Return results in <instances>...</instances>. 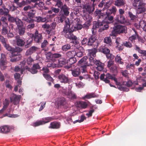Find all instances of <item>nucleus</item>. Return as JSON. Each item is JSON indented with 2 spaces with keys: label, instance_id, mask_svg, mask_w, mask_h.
Here are the masks:
<instances>
[{
  "label": "nucleus",
  "instance_id": "obj_1",
  "mask_svg": "<svg viewBox=\"0 0 146 146\" xmlns=\"http://www.w3.org/2000/svg\"><path fill=\"white\" fill-rule=\"evenodd\" d=\"M82 9L83 18L87 21H90V18L89 14L92 13L95 9L94 7L89 5H85L83 6Z\"/></svg>",
  "mask_w": 146,
  "mask_h": 146
},
{
  "label": "nucleus",
  "instance_id": "obj_2",
  "mask_svg": "<svg viewBox=\"0 0 146 146\" xmlns=\"http://www.w3.org/2000/svg\"><path fill=\"white\" fill-rule=\"evenodd\" d=\"M117 24V23H114V27L113 28V30L112 31L111 33L110 34L111 36H115L117 34L125 32L126 27L125 26L118 25Z\"/></svg>",
  "mask_w": 146,
  "mask_h": 146
},
{
  "label": "nucleus",
  "instance_id": "obj_3",
  "mask_svg": "<svg viewBox=\"0 0 146 146\" xmlns=\"http://www.w3.org/2000/svg\"><path fill=\"white\" fill-rule=\"evenodd\" d=\"M145 4L140 1H135L133 3V6L137 9V13L138 14L142 13L145 11L146 9L144 7Z\"/></svg>",
  "mask_w": 146,
  "mask_h": 146
},
{
  "label": "nucleus",
  "instance_id": "obj_4",
  "mask_svg": "<svg viewBox=\"0 0 146 146\" xmlns=\"http://www.w3.org/2000/svg\"><path fill=\"white\" fill-rule=\"evenodd\" d=\"M99 44L98 41L93 36H92L89 38L88 42V44L89 46H92L93 47H94L91 55H92L94 56H96V53L97 52L96 48L98 47Z\"/></svg>",
  "mask_w": 146,
  "mask_h": 146
},
{
  "label": "nucleus",
  "instance_id": "obj_5",
  "mask_svg": "<svg viewBox=\"0 0 146 146\" xmlns=\"http://www.w3.org/2000/svg\"><path fill=\"white\" fill-rule=\"evenodd\" d=\"M60 13L66 17L68 16L69 14V8L67 5L64 4L61 8Z\"/></svg>",
  "mask_w": 146,
  "mask_h": 146
},
{
  "label": "nucleus",
  "instance_id": "obj_6",
  "mask_svg": "<svg viewBox=\"0 0 146 146\" xmlns=\"http://www.w3.org/2000/svg\"><path fill=\"white\" fill-rule=\"evenodd\" d=\"M112 76L109 73H107L106 75L104 74H102L100 76V78L101 80H103L105 83H109L110 81L109 79H111Z\"/></svg>",
  "mask_w": 146,
  "mask_h": 146
},
{
  "label": "nucleus",
  "instance_id": "obj_7",
  "mask_svg": "<svg viewBox=\"0 0 146 146\" xmlns=\"http://www.w3.org/2000/svg\"><path fill=\"white\" fill-rule=\"evenodd\" d=\"M87 61V57L85 56L78 61V63L81 67L86 68L87 66H89L90 64Z\"/></svg>",
  "mask_w": 146,
  "mask_h": 146
},
{
  "label": "nucleus",
  "instance_id": "obj_8",
  "mask_svg": "<svg viewBox=\"0 0 146 146\" xmlns=\"http://www.w3.org/2000/svg\"><path fill=\"white\" fill-rule=\"evenodd\" d=\"M10 99L11 102H13L14 104L17 105L19 103L20 98L18 96L14 94H12L10 96Z\"/></svg>",
  "mask_w": 146,
  "mask_h": 146
},
{
  "label": "nucleus",
  "instance_id": "obj_9",
  "mask_svg": "<svg viewBox=\"0 0 146 146\" xmlns=\"http://www.w3.org/2000/svg\"><path fill=\"white\" fill-rule=\"evenodd\" d=\"M13 128L12 127L8 125H4L0 127V132L3 133H6L10 131Z\"/></svg>",
  "mask_w": 146,
  "mask_h": 146
},
{
  "label": "nucleus",
  "instance_id": "obj_10",
  "mask_svg": "<svg viewBox=\"0 0 146 146\" xmlns=\"http://www.w3.org/2000/svg\"><path fill=\"white\" fill-rule=\"evenodd\" d=\"M117 23L123 24L126 22V19L124 16L121 15L117 16L115 19Z\"/></svg>",
  "mask_w": 146,
  "mask_h": 146
},
{
  "label": "nucleus",
  "instance_id": "obj_11",
  "mask_svg": "<svg viewBox=\"0 0 146 146\" xmlns=\"http://www.w3.org/2000/svg\"><path fill=\"white\" fill-rule=\"evenodd\" d=\"M64 93L70 98L74 99L76 98V95L72 92L71 90L69 89L68 91H66Z\"/></svg>",
  "mask_w": 146,
  "mask_h": 146
},
{
  "label": "nucleus",
  "instance_id": "obj_12",
  "mask_svg": "<svg viewBox=\"0 0 146 146\" xmlns=\"http://www.w3.org/2000/svg\"><path fill=\"white\" fill-rule=\"evenodd\" d=\"M66 104V100L64 98L61 97L58 98L57 102V106L58 108L63 107Z\"/></svg>",
  "mask_w": 146,
  "mask_h": 146
},
{
  "label": "nucleus",
  "instance_id": "obj_13",
  "mask_svg": "<svg viewBox=\"0 0 146 146\" xmlns=\"http://www.w3.org/2000/svg\"><path fill=\"white\" fill-rule=\"evenodd\" d=\"M58 78L60 81L62 83H67L68 81V77L63 74H61L58 76Z\"/></svg>",
  "mask_w": 146,
  "mask_h": 146
},
{
  "label": "nucleus",
  "instance_id": "obj_14",
  "mask_svg": "<svg viewBox=\"0 0 146 146\" xmlns=\"http://www.w3.org/2000/svg\"><path fill=\"white\" fill-rule=\"evenodd\" d=\"M60 122L54 121L51 123L49 128L53 129H57L60 128Z\"/></svg>",
  "mask_w": 146,
  "mask_h": 146
},
{
  "label": "nucleus",
  "instance_id": "obj_15",
  "mask_svg": "<svg viewBox=\"0 0 146 146\" xmlns=\"http://www.w3.org/2000/svg\"><path fill=\"white\" fill-rule=\"evenodd\" d=\"M3 8H0V15L7 16L9 13L8 9L5 7L4 5L2 6Z\"/></svg>",
  "mask_w": 146,
  "mask_h": 146
},
{
  "label": "nucleus",
  "instance_id": "obj_16",
  "mask_svg": "<svg viewBox=\"0 0 146 146\" xmlns=\"http://www.w3.org/2000/svg\"><path fill=\"white\" fill-rule=\"evenodd\" d=\"M16 44L18 46H22L24 45L25 42L20 38V36L19 35L17 36H16Z\"/></svg>",
  "mask_w": 146,
  "mask_h": 146
},
{
  "label": "nucleus",
  "instance_id": "obj_17",
  "mask_svg": "<svg viewBox=\"0 0 146 146\" xmlns=\"http://www.w3.org/2000/svg\"><path fill=\"white\" fill-rule=\"evenodd\" d=\"M40 68V66L38 64H34L32 68L30 70V72L33 74H36L38 72L37 70Z\"/></svg>",
  "mask_w": 146,
  "mask_h": 146
},
{
  "label": "nucleus",
  "instance_id": "obj_18",
  "mask_svg": "<svg viewBox=\"0 0 146 146\" xmlns=\"http://www.w3.org/2000/svg\"><path fill=\"white\" fill-rule=\"evenodd\" d=\"M136 50L140 54H141V56H142L143 59H146V51L141 50L140 48L135 46Z\"/></svg>",
  "mask_w": 146,
  "mask_h": 146
},
{
  "label": "nucleus",
  "instance_id": "obj_19",
  "mask_svg": "<svg viewBox=\"0 0 146 146\" xmlns=\"http://www.w3.org/2000/svg\"><path fill=\"white\" fill-rule=\"evenodd\" d=\"M113 19V16L107 14L106 16L105 17L104 21L107 24L111 23L112 22Z\"/></svg>",
  "mask_w": 146,
  "mask_h": 146
},
{
  "label": "nucleus",
  "instance_id": "obj_20",
  "mask_svg": "<svg viewBox=\"0 0 146 146\" xmlns=\"http://www.w3.org/2000/svg\"><path fill=\"white\" fill-rule=\"evenodd\" d=\"M38 48L35 46H33L31 47L29 50H28L26 53V55L28 56L31 55L34 52L37 50Z\"/></svg>",
  "mask_w": 146,
  "mask_h": 146
},
{
  "label": "nucleus",
  "instance_id": "obj_21",
  "mask_svg": "<svg viewBox=\"0 0 146 146\" xmlns=\"http://www.w3.org/2000/svg\"><path fill=\"white\" fill-rule=\"evenodd\" d=\"M22 50L21 48L17 47L15 48H12L11 51L12 54L14 56H17Z\"/></svg>",
  "mask_w": 146,
  "mask_h": 146
},
{
  "label": "nucleus",
  "instance_id": "obj_22",
  "mask_svg": "<svg viewBox=\"0 0 146 146\" xmlns=\"http://www.w3.org/2000/svg\"><path fill=\"white\" fill-rule=\"evenodd\" d=\"M66 121H65V123L66 124H68L71 125L72 123H73L75 124L77 122L81 123L84 121V119H79L76 120L74 121H73L72 119H66Z\"/></svg>",
  "mask_w": 146,
  "mask_h": 146
},
{
  "label": "nucleus",
  "instance_id": "obj_23",
  "mask_svg": "<svg viewBox=\"0 0 146 146\" xmlns=\"http://www.w3.org/2000/svg\"><path fill=\"white\" fill-rule=\"evenodd\" d=\"M76 105V106L82 108H86L87 104L86 103L84 102H77Z\"/></svg>",
  "mask_w": 146,
  "mask_h": 146
},
{
  "label": "nucleus",
  "instance_id": "obj_24",
  "mask_svg": "<svg viewBox=\"0 0 146 146\" xmlns=\"http://www.w3.org/2000/svg\"><path fill=\"white\" fill-rule=\"evenodd\" d=\"M66 63H67V61L65 59L63 58H60L58 60V67L63 66Z\"/></svg>",
  "mask_w": 146,
  "mask_h": 146
},
{
  "label": "nucleus",
  "instance_id": "obj_25",
  "mask_svg": "<svg viewBox=\"0 0 146 146\" xmlns=\"http://www.w3.org/2000/svg\"><path fill=\"white\" fill-rule=\"evenodd\" d=\"M80 73V70L79 68H77L72 70V74L74 77L78 76Z\"/></svg>",
  "mask_w": 146,
  "mask_h": 146
},
{
  "label": "nucleus",
  "instance_id": "obj_26",
  "mask_svg": "<svg viewBox=\"0 0 146 146\" xmlns=\"http://www.w3.org/2000/svg\"><path fill=\"white\" fill-rule=\"evenodd\" d=\"M15 22L17 25V28L24 27L23 22L18 18H17Z\"/></svg>",
  "mask_w": 146,
  "mask_h": 146
},
{
  "label": "nucleus",
  "instance_id": "obj_27",
  "mask_svg": "<svg viewBox=\"0 0 146 146\" xmlns=\"http://www.w3.org/2000/svg\"><path fill=\"white\" fill-rule=\"evenodd\" d=\"M18 32L20 36H23L26 30L25 27L24 26L17 28Z\"/></svg>",
  "mask_w": 146,
  "mask_h": 146
},
{
  "label": "nucleus",
  "instance_id": "obj_28",
  "mask_svg": "<svg viewBox=\"0 0 146 146\" xmlns=\"http://www.w3.org/2000/svg\"><path fill=\"white\" fill-rule=\"evenodd\" d=\"M76 54V51L73 50L68 52L66 53V55L68 57L70 58L74 57L75 56Z\"/></svg>",
  "mask_w": 146,
  "mask_h": 146
},
{
  "label": "nucleus",
  "instance_id": "obj_29",
  "mask_svg": "<svg viewBox=\"0 0 146 146\" xmlns=\"http://www.w3.org/2000/svg\"><path fill=\"white\" fill-rule=\"evenodd\" d=\"M34 39L35 41L37 43L40 42L42 39L41 35H35L34 36Z\"/></svg>",
  "mask_w": 146,
  "mask_h": 146
},
{
  "label": "nucleus",
  "instance_id": "obj_30",
  "mask_svg": "<svg viewBox=\"0 0 146 146\" xmlns=\"http://www.w3.org/2000/svg\"><path fill=\"white\" fill-rule=\"evenodd\" d=\"M70 26L69 24H67L64 27L62 33L64 34L69 32H72V30L70 28Z\"/></svg>",
  "mask_w": 146,
  "mask_h": 146
},
{
  "label": "nucleus",
  "instance_id": "obj_31",
  "mask_svg": "<svg viewBox=\"0 0 146 146\" xmlns=\"http://www.w3.org/2000/svg\"><path fill=\"white\" fill-rule=\"evenodd\" d=\"M9 104V101L7 99H5L3 102L4 106L2 109L0 111L1 112H2L7 107Z\"/></svg>",
  "mask_w": 146,
  "mask_h": 146
},
{
  "label": "nucleus",
  "instance_id": "obj_32",
  "mask_svg": "<svg viewBox=\"0 0 146 146\" xmlns=\"http://www.w3.org/2000/svg\"><path fill=\"white\" fill-rule=\"evenodd\" d=\"M49 121H36L35 123H33V125L35 127L37 126L41 125L44 124L48 122Z\"/></svg>",
  "mask_w": 146,
  "mask_h": 146
},
{
  "label": "nucleus",
  "instance_id": "obj_33",
  "mask_svg": "<svg viewBox=\"0 0 146 146\" xmlns=\"http://www.w3.org/2000/svg\"><path fill=\"white\" fill-rule=\"evenodd\" d=\"M104 42L107 44H109L110 46L112 44V40L110 37H106L104 38Z\"/></svg>",
  "mask_w": 146,
  "mask_h": 146
},
{
  "label": "nucleus",
  "instance_id": "obj_34",
  "mask_svg": "<svg viewBox=\"0 0 146 146\" xmlns=\"http://www.w3.org/2000/svg\"><path fill=\"white\" fill-rule=\"evenodd\" d=\"M125 1L123 0H117L115 1V5L118 6H122L124 5Z\"/></svg>",
  "mask_w": 146,
  "mask_h": 146
},
{
  "label": "nucleus",
  "instance_id": "obj_35",
  "mask_svg": "<svg viewBox=\"0 0 146 146\" xmlns=\"http://www.w3.org/2000/svg\"><path fill=\"white\" fill-rule=\"evenodd\" d=\"M76 62V58L74 57L70 58L67 61L68 65H72Z\"/></svg>",
  "mask_w": 146,
  "mask_h": 146
},
{
  "label": "nucleus",
  "instance_id": "obj_36",
  "mask_svg": "<svg viewBox=\"0 0 146 146\" xmlns=\"http://www.w3.org/2000/svg\"><path fill=\"white\" fill-rule=\"evenodd\" d=\"M25 61L23 60L22 62H21L20 64V68H21V73L23 74V72L25 70Z\"/></svg>",
  "mask_w": 146,
  "mask_h": 146
},
{
  "label": "nucleus",
  "instance_id": "obj_37",
  "mask_svg": "<svg viewBox=\"0 0 146 146\" xmlns=\"http://www.w3.org/2000/svg\"><path fill=\"white\" fill-rule=\"evenodd\" d=\"M43 75L44 77L47 80L52 82L54 80L49 75L47 74H45V73H43Z\"/></svg>",
  "mask_w": 146,
  "mask_h": 146
},
{
  "label": "nucleus",
  "instance_id": "obj_38",
  "mask_svg": "<svg viewBox=\"0 0 146 146\" xmlns=\"http://www.w3.org/2000/svg\"><path fill=\"white\" fill-rule=\"evenodd\" d=\"M121 57L118 55H117L115 58V61L116 62L119 63L120 64H123L124 63L121 61Z\"/></svg>",
  "mask_w": 146,
  "mask_h": 146
},
{
  "label": "nucleus",
  "instance_id": "obj_39",
  "mask_svg": "<svg viewBox=\"0 0 146 146\" xmlns=\"http://www.w3.org/2000/svg\"><path fill=\"white\" fill-rule=\"evenodd\" d=\"M8 16V20L9 22L13 23L14 22H15L17 18H15L14 17H12L11 15L9 14L7 15Z\"/></svg>",
  "mask_w": 146,
  "mask_h": 146
},
{
  "label": "nucleus",
  "instance_id": "obj_40",
  "mask_svg": "<svg viewBox=\"0 0 146 146\" xmlns=\"http://www.w3.org/2000/svg\"><path fill=\"white\" fill-rule=\"evenodd\" d=\"M100 51L106 54H108L110 52V50L109 49L107 48H104L100 49Z\"/></svg>",
  "mask_w": 146,
  "mask_h": 146
},
{
  "label": "nucleus",
  "instance_id": "obj_41",
  "mask_svg": "<svg viewBox=\"0 0 146 146\" xmlns=\"http://www.w3.org/2000/svg\"><path fill=\"white\" fill-rule=\"evenodd\" d=\"M37 5L40 7H42L44 5V3L41 1L40 2L38 3L36 2L35 3L34 5L33 6L32 8H34L35 7H36Z\"/></svg>",
  "mask_w": 146,
  "mask_h": 146
},
{
  "label": "nucleus",
  "instance_id": "obj_42",
  "mask_svg": "<svg viewBox=\"0 0 146 146\" xmlns=\"http://www.w3.org/2000/svg\"><path fill=\"white\" fill-rule=\"evenodd\" d=\"M62 0H57L55 6H57L58 8H61L63 6Z\"/></svg>",
  "mask_w": 146,
  "mask_h": 146
},
{
  "label": "nucleus",
  "instance_id": "obj_43",
  "mask_svg": "<svg viewBox=\"0 0 146 146\" xmlns=\"http://www.w3.org/2000/svg\"><path fill=\"white\" fill-rule=\"evenodd\" d=\"M7 64V62H0V67L2 70H4L6 68Z\"/></svg>",
  "mask_w": 146,
  "mask_h": 146
},
{
  "label": "nucleus",
  "instance_id": "obj_44",
  "mask_svg": "<svg viewBox=\"0 0 146 146\" xmlns=\"http://www.w3.org/2000/svg\"><path fill=\"white\" fill-rule=\"evenodd\" d=\"M138 36L137 34L135 33L134 35H133L129 37V40L131 41L132 42H134V40L136 39L137 37Z\"/></svg>",
  "mask_w": 146,
  "mask_h": 146
},
{
  "label": "nucleus",
  "instance_id": "obj_45",
  "mask_svg": "<svg viewBox=\"0 0 146 146\" xmlns=\"http://www.w3.org/2000/svg\"><path fill=\"white\" fill-rule=\"evenodd\" d=\"M71 48L69 44H66L62 46V49L64 51H67L68 50L70 49Z\"/></svg>",
  "mask_w": 146,
  "mask_h": 146
},
{
  "label": "nucleus",
  "instance_id": "obj_46",
  "mask_svg": "<svg viewBox=\"0 0 146 146\" xmlns=\"http://www.w3.org/2000/svg\"><path fill=\"white\" fill-rule=\"evenodd\" d=\"M96 97V95L93 94H86L85 96L84 97V98H86L89 99L92 98H94Z\"/></svg>",
  "mask_w": 146,
  "mask_h": 146
},
{
  "label": "nucleus",
  "instance_id": "obj_47",
  "mask_svg": "<svg viewBox=\"0 0 146 146\" xmlns=\"http://www.w3.org/2000/svg\"><path fill=\"white\" fill-rule=\"evenodd\" d=\"M60 16L58 17V21L61 23L63 22L64 20L66 18V16L60 13Z\"/></svg>",
  "mask_w": 146,
  "mask_h": 146
},
{
  "label": "nucleus",
  "instance_id": "obj_48",
  "mask_svg": "<svg viewBox=\"0 0 146 146\" xmlns=\"http://www.w3.org/2000/svg\"><path fill=\"white\" fill-rule=\"evenodd\" d=\"M6 60L5 55L3 53L1 54L0 62H7Z\"/></svg>",
  "mask_w": 146,
  "mask_h": 146
},
{
  "label": "nucleus",
  "instance_id": "obj_49",
  "mask_svg": "<svg viewBox=\"0 0 146 146\" xmlns=\"http://www.w3.org/2000/svg\"><path fill=\"white\" fill-rule=\"evenodd\" d=\"M102 27L100 29H99V31L100 32H102L104 30L107 29L109 27V26L108 25H102Z\"/></svg>",
  "mask_w": 146,
  "mask_h": 146
},
{
  "label": "nucleus",
  "instance_id": "obj_50",
  "mask_svg": "<svg viewBox=\"0 0 146 146\" xmlns=\"http://www.w3.org/2000/svg\"><path fill=\"white\" fill-rule=\"evenodd\" d=\"M104 64L103 63L100 64V65H98L96 67L97 70L99 71L102 70L104 69Z\"/></svg>",
  "mask_w": 146,
  "mask_h": 146
},
{
  "label": "nucleus",
  "instance_id": "obj_51",
  "mask_svg": "<svg viewBox=\"0 0 146 146\" xmlns=\"http://www.w3.org/2000/svg\"><path fill=\"white\" fill-rule=\"evenodd\" d=\"M123 84L127 86L130 87L132 85L133 83L131 80H129L127 82H124Z\"/></svg>",
  "mask_w": 146,
  "mask_h": 146
},
{
  "label": "nucleus",
  "instance_id": "obj_52",
  "mask_svg": "<svg viewBox=\"0 0 146 146\" xmlns=\"http://www.w3.org/2000/svg\"><path fill=\"white\" fill-rule=\"evenodd\" d=\"M110 69L113 72H117V67L116 66L113 65Z\"/></svg>",
  "mask_w": 146,
  "mask_h": 146
},
{
  "label": "nucleus",
  "instance_id": "obj_53",
  "mask_svg": "<svg viewBox=\"0 0 146 146\" xmlns=\"http://www.w3.org/2000/svg\"><path fill=\"white\" fill-rule=\"evenodd\" d=\"M0 40L3 44H5L7 41V39L1 35H0Z\"/></svg>",
  "mask_w": 146,
  "mask_h": 146
},
{
  "label": "nucleus",
  "instance_id": "obj_54",
  "mask_svg": "<svg viewBox=\"0 0 146 146\" xmlns=\"http://www.w3.org/2000/svg\"><path fill=\"white\" fill-rule=\"evenodd\" d=\"M8 116V117L11 118H17V117L18 116V115L16 114H8L7 113H6L4 115V116Z\"/></svg>",
  "mask_w": 146,
  "mask_h": 146
},
{
  "label": "nucleus",
  "instance_id": "obj_55",
  "mask_svg": "<svg viewBox=\"0 0 146 146\" xmlns=\"http://www.w3.org/2000/svg\"><path fill=\"white\" fill-rule=\"evenodd\" d=\"M128 13L131 20H134L137 18L136 16L133 15L131 12H129Z\"/></svg>",
  "mask_w": 146,
  "mask_h": 146
},
{
  "label": "nucleus",
  "instance_id": "obj_56",
  "mask_svg": "<svg viewBox=\"0 0 146 146\" xmlns=\"http://www.w3.org/2000/svg\"><path fill=\"white\" fill-rule=\"evenodd\" d=\"M56 23L55 22H53L51 24L49 25L50 26V30L51 31L52 30L54 29L56 27Z\"/></svg>",
  "mask_w": 146,
  "mask_h": 146
},
{
  "label": "nucleus",
  "instance_id": "obj_57",
  "mask_svg": "<svg viewBox=\"0 0 146 146\" xmlns=\"http://www.w3.org/2000/svg\"><path fill=\"white\" fill-rule=\"evenodd\" d=\"M93 52H91L90 53V57L89 58V60L90 61V64H92L94 62V61H95V59H94V58L93 57H92V56H93L94 57L95 56H94L92 55H91V53H92Z\"/></svg>",
  "mask_w": 146,
  "mask_h": 146
},
{
  "label": "nucleus",
  "instance_id": "obj_58",
  "mask_svg": "<svg viewBox=\"0 0 146 146\" xmlns=\"http://www.w3.org/2000/svg\"><path fill=\"white\" fill-rule=\"evenodd\" d=\"M86 21L87 22L85 23L83 25V27L84 28H85L86 29H87L88 28L89 26L90 25V21H87L86 20Z\"/></svg>",
  "mask_w": 146,
  "mask_h": 146
},
{
  "label": "nucleus",
  "instance_id": "obj_59",
  "mask_svg": "<svg viewBox=\"0 0 146 146\" xmlns=\"http://www.w3.org/2000/svg\"><path fill=\"white\" fill-rule=\"evenodd\" d=\"M45 55L47 59H49L52 57V54L50 52H46L45 53Z\"/></svg>",
  "mask_w": 146,
  "mask_h": 146
},
{
  "label": "nucleus",
  "instance_id": "obj_60",
  "mask_svg": "<svg viewBox=\"0 0 146 146\" xmlns=\"http://www.w3.org/2000/svg\"><path fill=\"white\" fill-rule=\"evenodd\" d=\"M27 63L29 65H31L33 62L34 60L31 57L28 58L27 59Z\"/></svg>",
  "mask_w": 146,
  "mask_h": 146
},
{
  "label": "nucleus",
  "instance_id": "obj_61",
  "mask_svg": "<svg viewBox=\"0 0 146 146\" xmlns=\"http://www.w3.org/2000/svg\"><path fill=\"white\" fill-rule=\"evenodd\" d=\"M35 26V24L34 23H30L27 26V29H31L33 28Z\"/></svg>",
  "mask_w": 146,
  "mask_h": 146
},
{
  "label": "nucleus",
  "instance_id": "obj_62",
  "mask_svg": "<svg viewBox=\"0 0 146 146\" xmlns=\"http://www.w3.org/2000/svg\"><path fill=\"white\" fill-rule=\"evenodd\" d=\"M26 4V2L24 1H22L21 2H19L17 5L19 7L24 6Z\"/></svg>",
  "mask_w": 146,
  "mask_h": 146
},
{
  "label": "nucleus",
  "instance_id": "obj_63",
  "mask_svg": "<svg viewBox=\"0 0 146 146\" xmlns=\"http://www.w3.org/2000/svg\"><path fill=\"white\" fill-rule=\"evenodd\" d=\"M51 9L53 12L56 13H58L60 11V9L58 8H56L52 7H51Z\"/></svg>",
  "mask_w": 146,
  "mask_h": 146
},
{
  "label": "nucleus",
  "instance_id": "obj_64",
  "mask_svg": "<svg viewBox=\"0 0 146 146\" xmlns=\"http://www.w3.org/2000/svg\"><path fill=\"white\" fill-rule=\"evenodd\" d=\"M114 64V61L112 60H110L108 62V67L110 68Z\"/></svg>",
  "mask_w": 146,
  "mask_h": 146
}]
</instances>
